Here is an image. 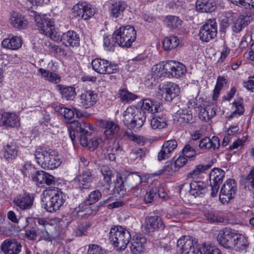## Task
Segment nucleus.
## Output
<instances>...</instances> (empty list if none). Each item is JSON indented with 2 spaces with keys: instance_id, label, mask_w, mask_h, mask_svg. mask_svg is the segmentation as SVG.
Masks as SVG:
<instances>
[{
  "instance_id": "obj_1",
  "label": "nucleus",
  "mask_w": 254,
  "mask_h": 254,
  "mask_svg": "<svg viewBox=\"0 0 254 254\" xmlns=\"http://www.w3.org/2000/svg\"><path fill=\"white\" fill-rule=\"evenodd\" d=\"M70 124V128L72 130L69 132V136L72 141L75 139V133H79V141L81 145L87 146L91 150H94L98 146L99 141H101L100 138L94 137L88 141V137L92 133L89 131L92 127L90 124L82 120L73 121Z\"/></svg>"
},
{
  "instance_id": "obj_2",
  "label": "nucleus",
  "mask_w": 254,
  "mask_h": 254,
  "mask_svg": "<svg viewBox=\"0 0 254 254\" xmlns=\"http://www.w3.org/2000/svg\"><path fill=\"white\" fill-rule=\"evenodd\" d=\"M34 155L37 163L44 169H54L59 167L62 162L61 157L51 150L38 148Z\"/></svg>"
},
{
  "instance_id": "obj_3",
  "label": "nucleus",
  "mask_w": 254,
  "mask_h": 254,
  "mask_svg": "<svg viewBox=\"0 0 254 254\" xmlns=\"http://www.w3.org/2000/svg\"><path fill=\"white\" fill-rule=\"evenodd\" d=\"M109 238L117 250H124L131 240V235L126 228L114 226L110 229Z\"/></svg>"
},
{
  "instance_id": "obj_4",
  "label": "nucleus",
  "mask_w": 254,
  "mask_h": 254,
  "mask_svg": "<svg viewBox=\"0 0 254 254\" xmlns=\"http://www.w3.org/2000/svg\"><path fill=\"white\" fill-rule=\"evenodd\" d=\"M136 38L134 28L130 25L121 27L113 35L115 43L122 47H130Z\"/></svg>"
},
{
  "instance_id": "obj_5",
  "label": "nucleus",
  "mask_w": 254,
  "mask_h": 254,
  "mask_svg": "<svg viewBox=\"0 0 254 254\" xmlns=\"http://www.w3.org/2000/svg\"><path fill=\"white\" fill-rule=\"evenodd\" d=\"M197 241L190 236H183L177 241V250L180 254H195Z\"/></svg>"
},
{
  "instance_id": "obj_6",
  "label": "nucleus",
  "mask_w": 254,
  "mask_h": 254,
  "mask_svg": "<svg viewBox=\"0 0 254 254\" xmlns=\"http://www.w3.org/2000/svg\"><path fill=\"white\" fill-rule=\"evenodd\" d=\"M37 26L44 35L54 39L55 37L54 33L55 24L53 20L47 15H36L35 17Z\"/></svg>"
},
{
  "instance_id": "obj_7",
  "label": "nucleus",
  "mask_w": 254,
  "mask_h": 254,
  "mask_svg": "<svg viewBox=\"0 0 254 254\" xmlns=\"http://www.w3.org/2000/svg\"><path fill=\"white\" fill-rule=\"evenodd\" d=\"M66 198V195L61 190L57 188L56 192H54L53 195L46 201L44 207L49 212H55L59 210L63 205Z\"/></svg>"
},
{
  "instance_id": "obj_8",
  "label": "nucleus",
  "mask_w": 254,
  "mask_h": 254,
  "mask_svg": "<svg viewBox=\"0 0 254 254\" xmlns=\"http://www.w3.org/2000/svg\"><path fill=\"white\" fill-rule=\"evenodd\" d=\"M92 66L93 69L100 74L115 73L118 69L117 64L101 58H97L93 60Z\"/></svg>"
},
{
  "instance_id": "obj_9",
  "label": "nucleus",
  "mask_w": 254,
  "mask_h": 254,
  "mask_svg": "<svg viewBox=\"0 0 254 254\" xmlns=\"http://www.w3.org/2000/svg\"><path fill=\"white\" fill-rule=\"evenodd\" d=\"M217 27L215 19L208 20L200 28L199 37L201 40L207 42L214 39L217 35Z\"/></svg>"
},
{
  "instance_id": "obj_10",
  "label": "nucleus",
  "mask_w": 254,
  "mask_h": 254,
  "mask_svg": "<svg viewBox=\"0 0 254 254\" xmlns=\"http://www.w3.org/2000/svg\"><path fill=\"white\" fill-rule=\"evenodd\" d=\"M237 183L233 179H228L223 185L220 192L219 199L223 203H227L235 194Z\"/></svg>"
},
{
  "instance_id": "obj_11",
  "label": "nucleus",
  "mask_w": 254,
  "mask_h": 254,
  "mask_svg": "<svg viewBox=\"0 0 254 254\" xmlns=\"http://www.w3.org/2000/svg\"><path fill=\"white\" fill-rule=\"evenodd\" d=\"M225 175V172L219 168H214L209 173V179L211 187L210 195L215 197L218 191L219 186L222 184Z\"/></svg>"
},
{
  "instance_id": "obj_12",
  "label": "nucleus",
  "mask_w": 254,
  "mask_h": 254,
  "mask_svg": "<svg viewBox=\"0 0 254 254\" xmlns=\"http://www.w3.org/2000/svg\"><path fill=\"white\" fill-rule=\"evenodd\" d=\"M94 179L93 172L90 169H86L82 173L78 175L74 181L77 184L81 190H88L91 186V184Z\"/></svg>"
},
{
  "instance_id": "obj_13",
  "label": "nucleus",
  "mask_w": 254,
  "mask_h": 254,
  "mask_svg": "<svg viewBox=\"0 0 254 254\" xmlns=\"http://www.w3.org/2000/svg\"><path fill=\"white\" fill-rule=\"evenodd\" d=\"M236 233L230 228H226L221 230L218 234L217 241L223 247L226 249H232L233 243Z\"/></svg>"
},
{
  "instance_id": "obj_14",
  "label": "nucleus",
  "mask_w": 254,
  "mask_h": 254,
  "mask_svg": "<svg viewBox=\"0 0 254 254\" xmlns=\"http://www.w3.org/2000/svg\"><path fill=\"white\" fill-rule=\"evenodd\" d=\"M75 16L81 17L86 20L91 17L94 14V10L85 1L79 2L73 8Z\"/></svg>"
},
{
  "instance_id": "obj_15",
  "label": "nucleus",
  "mask_w": 254,
  "mask_h": 254,
  "mask_svg": "<svg viewBox=\"0 0 254 254\" xmlns=\"http://www.w3.org/2000/svg\"><path fill=\"white\" fill-rule=\"evenodd\" d=\"M34 196L33 194L28 192L17 195L13 199V202L22 210L31 209L33 205Z\"/></svg>"
},
{
  "instance_id": "obj_16",
  "label": "nucleus",
  "mask_w": 254,
  "mask_h": 254,
  "mask_svg": "<svg viewBox=\"0 0 254 254\" xmlns=\"http://www.w3.org/2000/svg\"><path fill=\"white\" fill-rule=\"evenodd\" d=\"M17 127L20 126L18 117L15 114L0 111V127Z\"/></svg>"
},
{
  "instance_id": "obj_17",
  "label": "nucleus",
  "mask_w": 254,
  "mask_h": 254,
  "mask_svg": "<svg viewBox=\"0 0 254 254\" xmlns=\"http://www.w3.org/2000/svg\"><path fill=\"white\" fill-rule=\"evenodd\" d=\"M22 245L15 239L5 240L1 244L0 250L4 254H18L21 250Z\"/></svg>"
},
{
  "instance_id": "obj_18",
  "label": "nucleus",
  "mask_w": 254,
  "mask_h": 254,
  "mask_svg": "<svg viewBox=\"0 0 254 254\" xmlns=\"http://www.w3.org/2000/svg\"><path fill=\"white\" fill-rule=\"evenodd\" d=\"M98 95L94 91L84 90L79 95L80 105L85 109L93 107L97 102Z\"/></svg>"
},
{
  "instance_id": "obj_19",
  "label": "nucleus",
  "mask_w": 254,
  "mask_h": 254,
  "mask_svg": "<svg viewBox=\"0 0 254 254\" xmlns=\"http://www.w3.org/2000/svg\"><path fill=\"white\" fill-rule=\"evenodd\" d=\"M145 224L146 231L149 233L156 230H163L165 228V225L162 218L156 215L146 217Z\"/></svg>"
},
{
  "instance_id": "obj_20",
  "label": "nucleus",
  "mask_w": 254,
  "mask_h": 254,
  "mask_svg": "<svg viewBox=\"0 0 254 254\" xmlns=\"http://www.w3.org/2000/svg\"><path fill=\"white\" fill-rule=\"evenodd\" d=\"M102 127L105 129L104 133L108 138L112 136L120 137L122 133L124 134L120 129L119 126L113 121H105L102 123Z\"/></svg>"
},
{
  "instance_id": "obj_21",
  "label": "nucleus",
  "mask_w": 254,
  "mask_h": 254,
  "mask_svg": "<svg viewBox=\"0 0 254 254\" xmlns=\"http://www.w3.org/2000/svg\"><path fill=\"white\" fill-rule=\"evenodd\" d=\"M178 143L175 139L166 141L158 155L159 161L165 160L169 157L170 154L177 147Z\"/></svg>"
},
{
  "instance_id": "obj_22",
  "label": "nucleus",
  "mask_w": 254,
  "mask_h": 254,
  "mask_svg": "<svg viewBox=\"0 0 254 254\" xmlns=\"http://www.w3.org/2000/svg\"><path fill=\"white\" fill-rule=\"evenodd\" d=\"M190 185V193L195 197L202 196L207 191L206 185L203 182L192 180Z\"/></svg>"
},
{
  "instance_id": "obj_23",
  "label": "nucleus",
  "mask_w": 254,
  "mask_h": 254,
  "mask_svg": "<svg viewBox=\"0 0 254 254\" xmlns=\"http://www.w3.org/2000/svg\"><path fill=\"white\" fill-rule=\"evenodd\" d=\"M63 43L66 47H78L80 44V38L76 32L69 30L63 34Z\"/></svg>"
},
{
  "instance_id": "obj_24",
  "label": "nucleus",
  "mask_w": 254,
  "mask_h": 254,
  "mask_svg": "<svg viewBox=\"0 0 254 254\" xmlns=\"http://www.w3.org/2000/svg\"><path fill=\"white\" fill-rule=\"evenodd\" d=\"M180 92V89L179 86L172 82L165 85L163 91V94L165 95V99L167 101H171L179 95Z\"/></svg>"
},
{
  "instance_id": "obj_25",
  "label": "nucleus",
  "mask_w": 254,
  "mask_h": 254,
  "mask_svg": "<svg viewBox=\"0 0 254 254\" xmlns=\"http://www.w3.org/2000/svg\"><path fill=\"white\" fill-rule=\"evenodd\" d=\"M142 102L141 110L147 111L151 114L161 111V104L157 101L150 99H144L142 100Z\"/></svg>"
},
{
  "instance_id": "obj_26",
  "label": "nucleus",
  "mask_w": 254,
  "mask_h": 254,
  "mask_svg": "<svg viewBox=\"0 0 254 254\" xmlns=\"http://www.w3.org/2000/svg\"><path fill=\"white\" fill-rule=\"evenodd\" d=\"M1 45L4 48L16 50L21 47L22 40L20 37L17 36H9L2 41Z\"/></svg>"
},
{
  "instance_id": "obj_27",
  "label": "nucleus",
  "mask_w": 254,
  "mask_h": 254,
  "mask_svg": "<svg viewBox=\"0 0 254 254\" xmlns=\"http://www.w3.org/2000/svg\"><path fill=\"white\" fill-rule=\"evenodd\" d=\"M220 146L219 139L218 137L213 136L211 139L208 137L202 138L200 141L198 146L202 149L215 150Z\"/></svg>"
},
{
  "instance_id": "obj_28",
  "label": "nucleus",
  "mask_w": 254,
  "mask_h": 254,
  "mask_svg": "<svg viewBox=\"0 0 254 254\" xmlns=\"http://www.w3.org/2000/svg\"><path fill=\"white\" fill-rule=\"evenodd\" d=\"M215 7L214 0H197L196 1V10L202 12H212Z\"/></svg>"
},
{
  "instance_id": "obj_29",
  "label": "nucleus",
  "mask_w": 254,
  "mask_h": 254,
  "mask_svg": "<svg viewBox=\"0 0 254 254\" xmlns=\"http://www.w3.org/2000/svg\"><path fill=\"white\" fill-rule=\"evenodd\" d=\"M127 4L124 1H119L113 2L109 7L110 15L113 18L123 16Z\"/></svg>"
},
{
  "instance_id": "obj_30",
  "label": "nucleus",
  "mask_w": 254,
  "mask_h": 254,
  "mask_svg": "<svg viewBox=\"0 0 254 254\" xmlns=\"http://www.w3.org/2000/svg\"><path fill=\"white\" fill-rule=\"evenodd\" d=\"M146 239L144 237L136 236L133 238L130 247V249L134 254H140L143 252Z\"/></svg>"
},
{
  "instance_id": "obj_31",
  "label": "nucleus",
  "mask_w": 254,
  "mask_h": 254,
  "mask_svg": "<svg viewBox=\"0 0 254 254\" xmlns=\"http://www.w3.org/2000/svg\"><path fill=\"white\" fill-rule=\"evenodd\" d=\"M146 115L144 111L135 108L130 128L141 127L146 120Z\"/></svg>"
},
{
  "instance_id": "obj_32",
  "label": "nucleus",
  "mask_w": 254,
  "mask_h": 254,
  "mask_svg": "<svg viewBox=\"0 0 254 254\" xmlns=\"http://www.w3.org/2000/svg\"><path fill=\"white\" fill-rule=\"evenodd\" d=\"M195 254H221V252L214 246L204 244L196 246Z\"/></svg>"
},
{
  "instance_id": "obj_33",
  "label": "nucleus",
  "mask_w": 254,
  "mask_h": 254,
  "mask_svg": "<svg viewBox=\"0 0 254 254\" xmlns=\"http://www.w3.org/2000/svg\"><path fill=\"white\" fill-rule=\"evenodd\" d=\"M57 89L60 91L62 98L67 100H73L76 95L75 88L72 86L59 84L57 86Z\"/></svg>"
},
{
  "instance_id": "obj_34",
  "label": "nucleus",
  "mask_w": 254,
  "mask_h": 254,
  "mask_svg": "<svg viewBox=\"0 0 254 254\" xmlns=\"http://www.w3.org/2000/svg\"><path fill=\"white\" fill-rule=\"evenodd\" d=\"M252 18L248 15H240L234 22L232 28L236 33L240 32L243 28L247 26L252 21Z\"/></svg>"
},
{
  "instance_id": "obj_35",
  "label": "nucleus",
  "mask_w": 254,
  "mask_h": 254,
  "mask_svg": "<svg viewBox=\"0 0 254 254\" xmlns=\"http://www.w3.org/2000/svg\"><path fill=\"white\" fill-rule=\"evenodd\" d=\"M176 66V62L174 61H170L165 62H162L160 64L156 65V69L159 66V70L158 72L161 71L162 74H165L168 77L172 76V72L174 71Z\"/></svg>"
},
{
  "instance_id": "obj_36",
  "label": "nucleus",
  "mask_w": 254,
  "mask_h": 254,
  "mask_svg": "<svg viewBox=\"0 0 254 254\" xmlns=\"http://www.w3.org/2000/svg\"><path fill=\"white\" fill-rule=\"evenodd\" d=\"M249 246L248 239L244 236L236 233V236L233 241V248L236 251H246Z\"/></svg>"
},
{
  "instance_id": "obj_37",
  "label": "nucleus",
  "mask_w": 254,
  "mask_h": 254,
  "mask_svg": "<svg viewBox=\"0 0 254 254\" xmlns=\"http://www.w3.org/2000/svg\"><path fill=\"white\" fill-rule=\"evenodd\" d=\"M10 22L13 27L18 29H24L27 26V21L21 15L16 12L11 14Z\"/></svg>"
},
{
  "instance_id": "obj_38",
  "label": "nucleus",
  "mask_w": 254,
  "mask_h": 254,
  "mask_svg": "<svg viewBox=\"0 0 254 254\" xmlns=\"http://www.w3.org/2000/svg\"><path fill=\"white\" fill-rule=\"evenodd\" d=\"M167 119L166 116H154L150 120V125L154 129H162L167 127Z\"/></svg>"
},
{
  "instance_id": "obj_39",
  "label": "nucleus",
  "mask_w": 254,
  "mask_h": 254,
  "mask_svg": "<svg viewBox=\"0 0 254 254\" xmlns=\"http://www.w3.org/2000/svg\"><path fill=\"white\" fill-rule=\"evenodd\" d=\"M176 117L180 124H187L193 122V116L191 111L189 109H182L179 110L177 113Z\"/></svg>"
},
{
  "instance_id": "obj_40",
  "label": "nucleus",
  "mask_w": 254,
  "mask_h": 254,
  "mask_svg": "<svg viewBox=\"0 0 254 254\" xmlns=\"http://www.w3.org/2000/svg\"><path fill=\"white\" fill-rule=\"evenodd\" d=\"M127 180V187L128 191L129 190H134L136 191L141 190L139 187L142 182V178L139 175L136 174L130 175L128 177Z\"/></svg>"
},
{
  "instance_id": "obj_41",
  "label": "nucleus",
  "mask_w": 254,
  "mask_h": 254,
  "mask_svg": "<svg viewBox=\"0 0 254 254\" xmlns=\"http://www.w3.org/2000/svg\"><path fill=\"white\" fill-rule=\"evenodd\" d=\"M216 114V110L213 105H210L204 108L201 107L199 118L202 121H208L212 118Z\"/></svg>"
},
{
  "instance_id": "obj_42",
  "label": "nucleus",
  "mask_w": 254,
  "mask_h": 254,
  "mask_svg": "<svg viewBox=\"0 0 254 254\" xmlns=\"http://www.w3.org/2000/svg\"><path fill=\"white\" fill-rule=\"evenodd\" d=\"M38 71L46 80L50 82L58 83L61 81L60 76L56 73L50 72L42 68H40Z\"/></svg>"
},
{
  "instance_id": "obj_43",
  "label": "nucleus",
  "mask_w": 254,
  "mask_h": 254,
  "mask_svg": "<svg viewBox=\"0 0 254 254\" xmlns=\"http://www.w3.org/2000/svg\"><path fill=\"white\" fill-rule=\"evenodd\" d=\"M211 167V165L209 164L201 165L199 164L197 165L195 169L190 172L188 175V179H192V180H195L198 175L200 174L205 172Z\"/></svg>"
},
{
  "instance_id": "obj_44",
  "label": "nucleus",
  "mask_w": 254,
  "mask_h": 254,
  "mask_svg": "<svg viewBox=\"0 0 254 254\" xmlns=\"http://www.w3.org/2000/svg\"><path fill=\"white\" fill-rule=\"evenodd\" d=\"M179 40L176 36L166 37L163 42V47L165 50L170 51L176 48L179 45Z\"/></svg>"
},
{
  "instance_id": "obj_45",
  "label": "nucleus",
  "mask_w": 254,
  "mask_h": 254,
  "mask_svg": "<svg viewBox=\"0 0 254 254\" xmlns=\"http://www.w3.org/2000/svg\"><path fill=\"white\" fill-rule=\"evenodd\" d=\"M4 157L6 159H14L17 156V149L16 145L12 143L7 144L4 147Z\"/></svg>"
},
{
  "instance_id": "obj_46",
  "label": "nucleus",
  "mask_w": 254,
  "mask_h": 254,
  "mask_svg": "<svg viewBox=\"0 0 254 254\" xmlns=\"http://www.w3.org/2000/svg\"><path fill=\"white\" fill-rule=\"evenodd\" d=\"M135 109L132 107H128L124 113L123 122L125 125L130 128Z\"/></svg>"
},
{
  "instance_id": "obj_47",
  "label": "nucleus",
  "mask_w": 254,
  "mask_h": 254,
  "mask_svg": "<svg viewBox=\"0 0 254 254\" xmlns=\"http://www.w3.org/2000/svg\"><path fill=\"white\" fill-rule=\"evenodd\" d=\"M55 110L68 120H71L74 116V113L72 110L62 107L61 106H56L55 107Z\"/></svg>"
},
{
  "instance_id": "obj_48",
  "label": "nucleus",
  "mask_w": 254,
  "mask_h": 254,
  "mask_svg": "<svg viewBox=\"0 0 254 254\" xmlns=\"http://www.w3.org/2000/svg\"><path fill=\"white\" fill-rule=\"evenodd\" d=\"M157 196V190L156 188H148L143 197L144 202L146 204L151 203L155 197Z\"/></svg>"
},
{
  "instance_id": "obj_49",
  "label": "nucleus",
  "mask_w": 254,
  "mask_h": 254,
  "mask_svg": "<svg viewBox=\"0 0 254 254\" xmlns=\"http://www.w3.org/2000/svg\"><path fill=\"white\" fill-rule=\"evenodd\" d=\"M102 193L99 190H94L89 194L86 198V202L92 205L98 201L102 197Z\"/></svg>"
},
{
  "instance_id": "obj_50",
  "label": "nucleus",
  "mask_w": 254,
  "mask_h": 254,
  "mask_svg": "<svg viewBox=\"0 0 254 254\" xmlns=\"http://www.w3.org/2000/svg\"><path fill=\"white\" fill-rule=\"evenodd\" d=\"M227 83L226 79L223 76H218L217 80V83L214 90L213 98L216 100L218 97L220 90L224 84Z\"/></svg>"
},
{
  "instance_id": "obj_51",
  "label": "nucleus",
  "mask_w": 254,
  "mask_h": 254,
  "mask_svg": "<svg viewBox=\"0 0 254 254\" xmlns=\"http://www.w3.org/2000/svg\"><path fill=\"white\" fill-rule=\"evenodd\" d=\"M234 4L246 9L254 8V0H229Z\"/></svg>"
},
{
  "instance_id": "obj_52",
  "label": "nucleus",
  "mask_w": 254,
  "mask_h": 254,
  "mask_svg": "<svg viewBox=\"0 0 254 254\" xmlns=\"http://www.w3.org/2000/svg\"><path fill=\"white\" fill-rule=\"evenodd\" d=\"M166 21L168 27L177 28L182 24V21L177 16L169 15L166 18Z\"/></svg>"
},
{
  "instance_id": "obj_53",
  "label": "nucleus",
  "mask_w": 254,
  "mask_h": 254,
  "mask_svg": "<svg viewBox=\"0 0 254 254\" xmlns=\"http://www.w3.org/2000/svg\"><path fill=\"white\" fill-rule=\"evenodd\" d=\"M101 172L104 176V181L107 184H110L112 177V171L110 167L107 166L102 167Z\"/></svg>"
},
{
  "instance_id": "obj_54",
  "label": "nucleus",
  "mask_w": 254,
  "mask_h": 254,
  "mask_svg": "<svg viewBox=\"0 0 254 254\" xmlns=\"http://www.w3.org/2000/svg\"><path fill=\"white\" fill-rule=\"evenodd\" d=\"M186 71V69L185 66L179 62H176V66L174 71H173V73L172 72L171 73V77H175L176 78L179 77L184 75Z\"/></svg>"
},
{
  "instance_id": "obj_55",
  "label": "nucleus",
  "mask_w": 254,
  "mask_h": 254,
  "mask_svg": "<svg viewBox=\"0 0 254 254\" xmlns=\"http://www.w3.org/2000/svg\"><path fill=\"white\" fill-rule=\"evenodd\" d=\"M179 170L174 162L172 161H167L164 167V172L167 175H172Z\"/></svg>"
},
{
  "instance_id": "obj_56",
  "label": "nucleus",
  "mask_w": 254,
  "mask_h": 254,
  "mask_svg": "<svg viewBox=\"0 0 254 254\" xmlns=\"http://www.w3.org/2000/svg\"><path fill=\"white\" fill-rule=\"evenodd\" d=\"M204 216L207 220L211 223H221L224 220L223 217L217 215L211 211H208L205 213Z\"/></svg>"
},
{
  "instance_id": "obj_57",
  "label": "nucleus",
  "mask_w": 254,
  "mask_h": 254,
  "mask_svg": "<svg viewBox=\"0 0 254 254\" xmlns=\"http://www.w3.org/2000/svg\"><path fill=\"white\" fill-rule=\"evenodd\" d=\"M120 95L122 100L125 102L133 101L137 97L136 95L128 91L127 90H121Z\"/></svg>"
},
{
  "instance_id": "obj_58",
  "label": "nucleus",
  "mask_w": 254,
  "mask_h": 254,
  "mask_svg": "<svg viewBox=\"0 0 254 254\" xmlns=\"http://www.w3.org/2000/svg\"><path fill=\"white\" fill-rule=\"evenodd\" d=\"M45 171H37L32 175V179L37 185L44 184V177H45Z\"/></svg>"
},
{
  "instance_id": "obj_59",
  "label": "nucleus",
  "mask_w": 254,
  "mask_h": 254,
  "mask_svg": "<svg viewBox=\"0 0 254 254\" xmlns=\"http://www.w3.org/2000/svg\"><path fill=\"white\" fill-rule=\"evenodd\" d=\"M242 99H240L237 101H235L233 103V107L235 108L233 112V114H238V115H241L243 114L244 112V108L242 106Z\"/></svg>"
},
{
  "instance_id": "obj_60",
  "label": "nucleus",
  "mask_w": 254,
  "mask_h": 254,
  "mask_svg": "<svg viewBox=\"0 0 254 254\" xmlns=\"http://www.w3.org/2000/svg\"><path fill=\"white\" fill-rule=\"evenodd\" d=\"M182 153L187 158H191L195 156L196 152L190 144H187L182 150Z\"/></svg>"
},
{
  "instance_id": "obj_61",
  "label": "nucleus",
  "mask_w": 254,
  "mask_h": 254,
  "mask_svg": "<svg viewBox=\"0 0 254 254\" xmlns=\"http://www.w3.org/2000/svg\"><path fill=\"white\" fill-rule=\"evenodd\" d=\"M126 135L131 140L135 141L138 144L144 143V138L139 135L133 134L131 132H124L123 136Z\"/></svg>"
},
{
  "instance_id": "obj_62",
  "label": "nucleus",
  "mask_w": 254,
  "mask_h": 254,
  "mask_svg": "<svg viewBox=\"0 0 254 254\" xmlns=\"http://www.w3.org/2000/svg\"><path fill=\"white\" fill-rule=\"evenodd\" d=\"M248 180L249 182V189L252 192L253 198H254V167L250 171L248 176Z\"/></svg>"
},
{
  "instance_id": "obj_63",
  "label": "nucleus",
  "mask_w": 254,
  "mask_h": 254,
  "mask_svg": "<svg viewBox=\"0 0 254 254\" xmlns=\"http://www.w3.org/2000/svg\"><path fill=\"white\" fill-rule=\"evenodd\" d=\"M87 254H103V252L98 246L92 245L89 247Z\"/></svg>"
},
{
  "instance_id": "obj_64",
  "label": "nucleus",
  "mask_w": 254,
  "mask_h": 254,
  "mask_svg": "<svg viewBox=\"0 0 254 254\" xmlns=\"http://www.w3.org/2000/svg\"><path fill=\"white\" fill-rule=\"evenodd\" d=\"M244 86L248 90L252 92L254 91V76L251 77L249 80L244 82Z\"/></svg>"
}]
</instances>
